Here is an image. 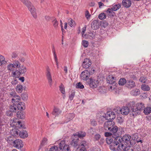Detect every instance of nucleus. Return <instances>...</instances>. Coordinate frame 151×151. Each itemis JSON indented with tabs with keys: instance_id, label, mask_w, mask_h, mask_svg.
<instances>
[{
	"instance_id": "obj_1",
	"label": "nucleus",
	"mask_w": 151,
	"mask_h": 151,
	"mask_svg": "<svg viewBox=\"0 0 151 151\" xmlns=\"http://www.w3.org/2000/svg\"><path fill=\"white\" fill-rule=\"evenodd\" d=\"M145 105L144 103L142 102H138L136 104V107H132V110L131 112L132 114L133 117H135L137 115L140 114L141 111L143 110L145 108Z\"/></svg>"
},
{
	"instance_id": "obj_2",
	"label": "nucleus",
	"mask_w": 151,
	"mask_h": 151,
	"mask_svg": "<svg viewBox=\"0 0 151 151\" xmlns=\"http://www.w3.org/2000/svg\"><path fill=\"white\" fill-rule=\"evenodd\" d=\"M26 6L30 12L33 17L35 18H36L37 16L36 10L35 7L33 5L31 2L27 0H20Z\"/></svg>"
},
{
	"instance_id": "obj_3",
	"label": "nucleus",
	"mask_w": 151,
	"mask_h": 151,
	"mask_svg": "<svg viewBox=\"0 0 151 151\" xmlns=\"http://www.w3.org/2000/svg\"><path fill=\"white\" fill-rule=\"evenodd\" d=\"M119 137L120 138L121 142L122 141L123 142L126 143V144H125L127 146H132L131 141L132 140H130L131 137L130 135L128 134L125 135L121 138L119 136Z\"/></svg>"
},
{
	"instance_id": "obj_4",
	"label": "nucleus",
	"mask_w": 151,
	"mask_h": 151,
	"mask_svg": "<svg viewBox=\"0 0 151 151\" xmlns=\"http://www.w3.org/2000/svg\"><path fill=\"white\" fill-rule=\"evenodd\" d=\"M121 143L120 138L118 137L117 138H115L113 142L111 143L109 146L110 149L113 151L117 150L118 145Z\"/></svg>"
},
{
	"instance_id": "obj_5",
	"label": "nucleus",
	"mask_w": 151,
	"mask_h": 151,
	"mask_svg": "<svg viewBox=\"0 0 151 151\" xmlns=\"http://www.w3.org/2000/svg\"><path fill=\"white\" fill-rule=\"evenodd\" d=\"M116 109H114V111H115V113L114 111H110L107 112L105 115V117L107 120H112L116 117V114H117L118 112L116 111Z\"/></svg>"
},
{
	"instance_id": "obj_6",
	"label": "nucleus",
	"mask_w": 151,
	"mask_h": 151,
	"mask_svg": "<svg viewBox=\"0 0 151 151\" xmlns=\"http://www.w3.org/2000/svg\"><path fill=\"white\" fill-rule=\"evenodd\" d=\"M114 124V122L111 120L106 122L104 124V128L106 131H109Z\"/></svg>"
},
{
	"instance_id": "obj_7",
	"label": "nucleus",
	"mask_w": 151,
	"mask_h": 151,
	"mask_svg": "<svg viewBox=\"0 0 151 151\" xmlns=\"http://www.w3.org/2000/svg\"><path fill=\"white\" fill-rule=\"evenodd\" d=\"M89 85L90 87L93 89L96 88L99 86V81L91 78L89 79Z\"/></svg>"
},
{
	"instance_id": "obj_8",
	"label": "nucleus",
	"mask_w": 151,
	"mask_h": 151,
	"mask_svg": "<svg viewBox=\"0 0 151 151\" xmlns=\"http://www.w3.org/2000/svg\"><path fill=\"white\" fill-rule=\"evenodd\" d=\"M59 148L60 150L63 149V151H70L69 146L65 144V140H63L59 144Z\"/></svg>"
},
{
	"instance_id": "obj_9",
	"label": "nucleus",
	"mask_w": 151,
	"mask_h": 151,
	"mask_svg": "<svg viewBox=\"0 0 151 151\" xmlns=\"http://www.w3.org/2000/svg\"><path fill=\"white\" fill-rule=\"evenodd\" d=\"M46 76L48 82L50 86H51L52 85V80L50 73V70L48 66H47L46 67Z\"/></svg>"
},
{
	"instance_id": "obj_10",
	"label": "nucleus",
	"mask_w": 151,
	"mask_h": 151,
	"mask_svg": "<svg viewBox=\"0 0 151 151\" xmlns=\"http://www.w3.org/2000/svg\"><path fill=\"white\" fill-rule=\"evenodd\" d=\"M132 110V107L131 109H129L127 107H123L122 109H119V110L121 113L123 115H127L129 112L130 114L132 115V113L131 112Z\"/></svg>"
},
{
	"instance_id": "obj_11",
	"label": "nucleus",
	"mask_w": 151,
	"mask_h": 151,
	"mask_svg": "<svg viewBox=\"0 0 151 151\" xmlns=\"http://www.w3.org/2000/svg\"><path fill=\"white\" fill-rule=\"evenodd\" d=\"M14 147L17 149H21L23 147V144L21 140L17 139L13 141Z\"/></svg>"
},
{
	"instance_id": "obj_12",
	"label": "nucleus",
	"mask_w": 151,
	"mask_h": 151,
	"mask_svg": "<svg viewBox=\"0 0 151 151\" xmlns=\"http://www.w3.org/2000/svg\"><path fill=\"white\" fill-rule=\"evenodd\" d=\"M118 131V127L115 125L111 127L109 131L110 132H111L112 134V135L115 136H116V138L119 137V134H118L117 131Z\"/></svg>"
},
{
	"instance_id": "obj_13",
	"label": "nucleus",
	"mask_w": 151,
	"mask_h": 151,
	"mask_svg": "<svg viewBox=\"0 0 151 151\" xmlns=\"http://www.w3.org/2000/svg\"><path fill=\"white\" fill-rule=\"evenodd\" d=\"M90 73L88 70H86L82 72L81 74V77L82 79L86 80L88 79L90 76Z\"/></svg>"
},
{
	"instance_id": "obj_14",
	"label": "nucleus",
	"mask_w": 151,
	"mask_h": 151,
	"mask_svg": "<svg viewBox=\"0 0 151 151\" xmlns=\"http://www.w3.org/2000/svg\"><path fill=\"white\" fill-rule=\"evenodd\" d=\"M100 22L97 20H94L91 23V27L93 30L98 29L100 27Z\"/></svg>"
},
{
	"instance_id": "obj_15",
	"label": "nucleus",
	"mask_w": 151,
	"mask_h": 151,
	"mask_svg": "<svg viewBox=\"0 0 151 151\" xmlns=\"http://www.w3.org/2000/svg\"><path fill=\"white\" fill-rule=\"evenodd\" d=\"M94 139L95 141H99L100 144H103L104 142V138L102 137L101 135L98 134L95 135Z\"/></svg>"
},
{
	"instance_id": "obj_16",
	"label": "nucleus",
	"mask_w": 151,
	"mask_h": 151,
	"mask_svg": "<svg viewBox=\"0 0 151 151\" xmlns=\"http://www.w3.org/2000/svg\"><path fill=\"white\" fill-rule=\"evenodd\" d=\"M91 64V61L88 59H84L82 64V66L83 68H88Z\"/></svg>"
},
{
	"instance_id": "obj_17",
	"label": "nucleus",
	"mask_w": 151,
	"mask_h": 151,
	"mask_svg": "<svg viewBox=\"0 0 151 151\" xmlns=\"http://www.w3.org/2000/svg\"><path fill=\"white\" fill-rule=\"evenodd\" d=\"M71 145L74 147H79L80 143L79 142V139L78 138L75 137L71 141Z\"/></svg>"
},
{
	"instance_id": "obj_18",
	"label": "nucleus",
	"mask_w": 151,
	"mask_h": 151,
	"mask_svg": "<svg viewBox=\"0 0 151 151\" xmlns=\"http://www.w3.org/2000/svg\"><path fill=\"white\" fill-rule=\"evenodd\" d=\"M116 79H117L113 75H110L108 76L107 78V82L109 84H112L115 82Z\"/></svg>"
},
{
	"instance_id": "obj_19",
	"label": "nucleus",
	"mask_w": 151,
	"mask_h": 151,
	"mask_svg": "<svg viewBox=\"0 0 151 151\" xmlns=\"http://www.w3.org/2000/svg\"><path fill=\"white\" fill-rule=\"evenodd\" d=\"M61 112V111L59 109L55 107L52 112V114L56 116L60 114Z\"/></svg>"
},
{
	"instance_id": "obj_20",
	"label": "nucleus",
	"mask_w": 151,
	"mask_h": 151,
	"mask_svg": "<svg viewBox=\"0 0 151 151\" xmlns=\"http://www.w3.org/2000/svg\"><path fill=\"white\" fill-rule=\"evenodd\" d=\"M126 86L129 88L131 89L135 86V83L132 80H129L127 82Z\"/></svg>"
},
{
	"instance_id": "obj_21",
	"label": "nucleus",
	"mask_w": 151,
	"mask_h": 151,
	"mask_svg": "<svg viewBox=\"0 0 151 151\" xmlns=\"http://www.w3.org/2000/svg\"><path fill=\"white\" fill-rule=\"evenodd\" d=\"M123 6L126 8H129L131 5L132 2L130 0H123L122 1Z\"/></svg>"
},
{
	"instance_id": "obj_22",
	"label": "nucleus",
	"mask_w": 151,
	"mask_h": 151,
	"mask_svg": "<svg viewBox=\"0 0 151 151\" xmlns=\"http://www.w3.org/2000/svg\"><path fill=\"white\" fill-rule=\"evenodd\" d=\"M141 89L145 91H148L150 90V88L149 86L146 84H144L141 85Z\"/></svg>"
},
{
	"instance_id": "obj_23",
	"label": "nucleus",
	"mask_w": 151,
	"mask_h": 151,
	"mask_svg": "<svg viewBox=\"0 0 151 151\" xmlns=\"http://www.w3.org/2000/svg\"><path fill=\"white\" fill-rule=\"evenodd\" d=\"M88 143L87 142L83 140L80 144L79 146L81 148H85L86 149V148L88 147Z\"/></svg>"
},
{
	"instance_id": "obj_24",
	"label": "nucleus",
	"mask_w": 151,
	"mask_h": 151,
	"mask_svg": "<svg viewBox=\"0 0 151 151\" xmlns=\"http://www.w3.org/2000/svg\"><path fill=\"white\" fill-rule=\"evenodd\" d=\"M131 94L134 96H137L140 94V91L139 89L136 88L132 90L130 92Z\"/></svg>"
},
{
	"instance_id": "obj_25",
	"label": "nucleus",
	"mask_w": 151,
	"mask_h": 151,
	"mask_svg": "<svg viewBox=\"0 0 151 151\" xmlns=\"http://www.w3.org/2000/svg\"><path fill=\"white\" fill-rule=\"evenodd\" d=\"M17 106V109L20 110H24L25 108V104L24 102H19Z\"/></svg>"
},
{
	"instance_id": "obj_26",
	"label": "nucleus",
	"mask_w": 151,
	"mask_h": 151,
	"mask_svg": "<svg viewBox=\"0 0 151 151\" xmlns=\"http://www.w3.org/2000/svg\"><path fill=\"white\" fill-rule=\"evenodd\" d=\"M74 135V136H77L79 138H82L86 136V133L84 132L80 131L75 133Z\"/></svg>"
},
{
	"instance_id": "obj_27",
	"label": "nucleus",
	"mask_w": 151,
	"mask_h": 151,
	"mask_svg": "<svg viewBox=\"0 0 151 151\" xmlns=\"http://www.w3.org/2000/svg\"><path fill=\"white\" fill-rule=\"evenodd\" d=\"M10 133L14 137L17 136L19 134V130L15 129H12L10 130Z\"/></svg>"
},
{
	"instance_id": "obj_28",
	"label": "nucleus",
	"mask_w": 151,
	"mask_h": 151,
	"mask_svg": "<svg viewBox=\"0 0 151 151\" xmlns=\"http://www.w3.org/2000/svg\"><path fill=\"white\" fill-rule=\"evenodd\" d=\"M17 116L18 118L21 119L25 118L24 113L22 111H18L17 114Z\"/></svg>"
},
{
	"instance_id": "obj_29",
	"label": "nucleus",
	"mask_w": 151,
	"mask_h": 151,
	"mask_svg": "<svg viewBox=\"0 0 151 151\" xmlns=\"http://www.w3.org/2000/svg\"><path fill=\"white\" fill-rule=\"evenodd\" d=\"M17 119L15 118H14L13 119H11L10 122V126L12 127H16L17 125Z\"/></svg>"
},
{
	"instance_id": "obj_30",
	"label": "nucleus",
	"mask_w": 151,
	"mask_h": 151,
	"mask_svg": "<svg viewBox=\"0 0 151 151\" xmlns=\"http://www.w3.org/2000/svg\"><path fill=\"white\" fill-rule=\"evenodd\" d=\"M18 68V70L20 75L22 74H24L27 71L26 68L24 67L23 65L20 66Z\"/></svg>"
},
{
	"instance_id": "obj_31",
	"label": "nucleus",
	"mask_w": 151,
	"mask_h": 151,
	"mask_svg": "<svg viewBox=\"0 0 151 151\" xmlns=\"http://www.w3.org/2000/svg\"><path fill=\"white\" fill-rule=\"evenodd\" d=\"M20 100V97L18 95H16L12 99V102L14 104H15L16 102L18 103Z\"/></svg>"
},
{
	"instance_id": "obj_32",
	"label": "nucleus",
	"mask_w": 151,
	"mask_h": 151,
	"mask_svg": "<svg viewBox=\"0 0 151 151\" xmlns=\"http://www.w3.org/2000/svg\"><path fill=\"white\" fill-rule=\"evenodd\" d=\"M118 146L117 150L118 151H125L126 146H124L122 144H119Z\"/></svg>"
},
{
	"instance_id": "obj_33",
	"label": "nucleus",
	"mask_w": 151,
	"mask_h": 151,
	"mask_svg": "<svg viewBox=\"0 0 151 151\" xmlns=\"http://www.w3.org/2000/svg\"><path fill=\"white\" fill-rule=\"evenodd\" d=\"M13 64L14 65V68H19L21 64L18 60H13Z\"/></svg>"
},
{
	"instance_id": "obj_34",
	"label": "nucleus",
	"mask_w": 151,
	"mask_h": 151,
	"mask_svg": "<svg viewBox=\"0 0 151 151\" xmlns=\"http://www.w3.org/2000/svg\"><path fill=\"white\" fill-rule=\"evenodd\" d=\"M19 135L21 137L24 138L28 136V134L26 131H23L19 132Z\"/></svg>"
},
{
	"instance_id": "obj_35",
	"label": "nucleus",
	"mask_w": 151,
	"mask_h": 151,
	"mask_svg": "<svg viewBox=\"0 0 151 151\" xmlns=\"http://www.w3.org/2000/svg\"><path fill=\"white\" fill-rule=\"evenodd\" d=\"M143 112L146 115H148L151 112V107H147L143 109Z\"/></svg>"
},
{
	"instance_id": "obj_36",
	"label": "nucleus",
	"mask_w": 151,
	"mask_h": 151,
	"mask_svg": "<svg viewBox=\"0 0 151 151\" xmlns=\"http://www.w3.org/2000/svg\"><path fill=\"white\" fill-rule=\"evenodd\" d=\"M18 53L17 52H14L12 53L11 56L13 60H15L18 58Z\"/></svg>"
},
{
	"instance_id": "obj_37",
	"label": "nucleus",
	"mask_w": 151,
	"mask_h": 151,
	"mask_svg": "<svg viewBox=\"0 0 151 151\" xmlns=\"http://www.w3.org/2000/svg\"><path fill=\"white\" fill-rule=\"evenodd\" d=\"M113 11H114L111 9H111L109 8L106 11V12L107 14L109 16H113L115 14V13Z\"/></svg>"
},
{
	"instance_id": "obj_38",
	"label": "nucleus",
	"mask_w": 151,
	"mask_h": 151,
	"mask_svg": "<svg viewBox=\"0 0 151 151\" xmlns=\"http://www.w3.org/2000/svg\"><path fill=\"white\" fill-rule=\"evenodd\" d=\"M17 108L16 104H13V105H11L9 107L10 111L13 112H16L17 110Z\"/></svg>"
},
{
	"instance_id": "obj_39",
	"label": "nucleus",
	"mask_w": 151,
	"mask_h": 151,
	"mask_svg": "<svg viewBox=\"0 0 151 151\" xmlns=\"http://www.w3.org/2000/svg\"><path fill=\"white\" fill-rule=\"evenodd\" d=\"M121 7V4H120L114 5L111 8V9L114 11H116L119 9Z\"/></svg>"
},
{
	"instance_id": "obj_40",
	"label": "nucleus",
	"mask_w": 151,
	"mask_h": 151,
	"mask_svg": "<svg viewBox=\"0 0 151 151\" xmlns=\"http://www.w3.org/2000/svg\"><path fill=\"white\" fill-rule=\"evenodd\" d=\"M5 58L4 56L0 55V66L3 64H5L6 63V61L5 60Z\"/></svg>"
},
{
	"instance_id": "obj_41",
	"label": "nucleus",
	"mask_w": 151,
	"mask_h": 151,
	"mask_svg": "<svg viewBox=\"0 0 151 151\" xmlns=\"http://www.w3.org/2000/svg\"><path fill=\"white\" fill-rule=\"evenodd\" d=\"M47 139L46 138H44L42 140L40 145V148H41L42 147L44 146L47 144Z\"/></svg>"
},
{
	"instance_id": "obj_42",
	"label": "nucleus",
	"mask_w": 151,
	"mask_h": 151,
	"mask_svg": "<svg viewBox=\"0 0 151 151\" xmlns=\"http://www.w3.org/2000/svg\"><path fill=\"white\" fill-rule=\"evenodd\" d=\"M16 88V91L18 93H21L22 91V86L20 85H18Z\"/></svg>"
},
{
	"instance_id": "obj_43",
	"label": "nucleus",
	"mask_w": 151,
	"mask_h": 151,
	"mask_svg": "<svg viewBox=\"0 0 151 151\" xmlns=\"http://www.w3.org/2000/svg\"><path fill=\"white\" fill-rule=\"evenodd\" d=\"M68 24L71 27H73L75 25V22L72 19L70 18L68 19Z\"/></svg>"
},
{
	"instance_id": "obj_44",
	"label": "nucleus",
	"mask_w": 151,
	"mask_h": 151,
	"mask_svg": "<svg viewBox=\"0 0 151 151\" xmlns=\"http://www.w3.org/2000/svg\"><path fill=\"white\" fill-rule=\"evenodd\" d=\"M126 83H127L126 80L124 78H121L118 82L119 84L121 86L124 85Z\"/></svg>"
},
{
	"instance_id": "obj_45",
	"label": "nucleus",
	"mask_w": 151,
	"mask_h": 151,
	"mask_svg": "<svg viewBox=\"0 0 151 151\" xmlns=\"http://www.w3.org/2000/svg\"><path fill=\"white\" fill-rule=\"evenodd\" d=\"M13 136H8L6 138V139L8 143H11L13 142L14 141L13 139Z\"/></svg>"
},
{
	"instance_id": "obj_46",
	"label": "nucleus",
	"mask_w": 151,
	"mask_h": 151,
	"mask_svg": "<svg viewBox=\"0 0 151 151\" xmlns=\"http://www.w3.org/2000/svg\"><path fill=\"white\" fill-rule=\"evenodd\" d=\"M12 76L15 77L17 76H19L20 75L19 70H16L15 71L12 72Z\"/></svg>"
},
{
	"instance_id": "obj_47",
	"label": "nucleus",
	"mask_w": 151,
	"mask_h": 151,
	"mask_svg": "<svg viewBox=\"0 0 151 151\" xmlns=\"http://www.w3.org/2000/svg\"><path fill=\"white\" fill-rule=\"evenodd\" d=\"M52 23L53 26L55 28H57L58 27V23L56 19H55L52 21Z\"/></svg>"
},
{
	"instance_id": "obj_48",
	"label": "nucleus",
	"mask_w": 151,
	"mask_h": 151,
	"mask_svg": "<svg viewBox=\"0 0 151 151\" xmlns=\"http://www.w3.org/2000/svg\"><path fill=\"white\" fill-rule=\"evenodd\" d=\"M75 92L74 90H72L71 92V94L69 95V99L70 101H72L75 96Z\"/></svg>"
},
{
	"instance_id": "obj_49",
	"label": "nucleus",
	"mask_w": 151,
	"mask_h": 151,
	"mask_svg": "<svg viewBox=\"0 0 151 151\" xmlns=\"http://www.w3.org/2000/svg\"><path fill=\"white\" fill-rule=\"evenodd\" d=\"M106 17V15L104 13H101L98 16V18L101 20L105 19Z\"/></svg>"
},
{
	"instance_id": "obj_50",
	"label": "nucleus",
	"mask_w": 151,
	"mask_h": 151,
	"mask_svg": "<svg viewBox=\"0 0 151 151\" xmlns=\"http://www.w3.org/2000/svg\"><path fill=\"white\" fill-rule=\"evenodd\" d=\"M113 139L109 137H108L106 139V142L108 144L111 145V143L113 142Z\"/></svg>"
},
{
	"instance_id": "obj_51",
	"label": "nucleus",
	"mask_w": 151,
	"mask_h": 151,
	"mask_svg": "<svg viewBox=\"0 0 151 151\" xmlns=\"http://www.w3.org/2000/svg\"><path fill=\"white\" fill-rule=\"evenodd\" d=\"M14 67V65L13 64L11 63L8 65L7 69L8 70L11 71L13 70Z\"/></svg>"
},
{
	"instance_id": "obj_52",
	"label": "nucleus",
	"mask_w": 151,
	"mask_h": 151,
	"mask_svg": "<svg viewBox=\"0 0 151 151\" xmlns=\"http://www.w3.org/2000/svg\"><path fill=\"white\" fill-rule=\"evenodd\" d=\"M124 121V119L122 117L119 116L117 118V122L118 123L121 124Z\"/></svg>"
},
{
	"instance_id": "obj_53",
	"label": "nucleus",
	"mask_w": 151,
	"mask_h": 151,
	"mask_svg": "<svg viewBox=\"0 0 151 151\" xmlns=\"http://www.w3.org/2000/svg\"><path fill=\"white\" fill-rule=\"evenodd\" d=\"M59 88L61 93L62 94H65V91L64 86L63 85H61L59 86Z\"/></svg>"
},
{
	"instance_id": "obj_54",
	"label": "nucleus",
	"mask_w": 151,
	"mask_h": 151,
	"mask_svg": "<svg viewBox=\"0 0 151 151\" xmlns=\"http://www.w3.org/2000/svg\"><path fill=\"white\" fill-rule=\"evenodd\" d=\"M75 116L74 114L73 113L70 114L67 116V118L68 119L69 121L72 119Z\"/></svg>"
},
{
	"instance_id": "obj_55",
	"label": "nucleus",
	"mask_w": 151,
	"mask_h": 151,
	"mask_svg": "<svg viewBox=\"0 0 151 151\" xmlns=\"http://www.w3.org/2000/svg\"><path fill=\"white\" fill-rule=\"evenodd\" d=\"M84 88V86L82 83L79 82L76 84V88Z\"/></svg>"
},
{
	"instance_id": "obj_56",
	"label": "nucleus",
	"mask_w": 151,
	"mask_h": 151,
	"mask_svg": "<svg viewBox=\"0 0 151 151\" xmlns=\"http://www.w3.org/2000/svg\"><path fill=\"white\" fill-rule=\"evenodd\" d=\"M21 96L22 99L24 101L27 100V94L26 93H23L22 94Z\"/></svg>"
},
{
	"instance_id": "obj_57",
	"label": "nucleus",
	"mask_w": 151,
	"mask_h": 151,
	"mask_svg": "<svg viewBox=\"0 0 151 151\" xmlns=\"http://www.w3.org/2000/svg\"><path fill=\"white\" fill-rule=\"evenodd\" d=\"M58 147L56 146H53L50 148L49 151H58Z\"/></svg>"
},
{
	"instance_id": "obj_58",
	"label": "nucleus",
	"mask_w": 151,
	"mask_h": 151,
	"mask_svg": "<svg viewBox=\"0 0 151 151\" xmlns=\"http://www.w3.org/2000/svg\"><path fill=\"white\" fill-rule=\"evenodd\" d=\"M82 45L85 47H87L88 45V42L86 40H83L82 41Z\"/></svg>"
},
{
	"instance_id": "obj_59",
	"label": "nucleus",
	"mask_w": 151,
	"mask_h": 151,
	"mask_svg": "<svg viewBox=\"0 0 151 151\" xmlns=\"http://www.w3.org/2000/svg\"><path fill=\"white\" fill-rule=\"evenodd\" d=\"M17 125L16 126V127H17L19 128H24V127L23 126L21 122L17 120Z\"/></svg>"
},
{
	"instance_id": "obj_60",
	"label": "nucleus",
	"mask_w": 151,
	"mask_h": 151,
	"mask_svg": "<svg viewBox=\"0 0 151 151\" xmlns=\"http://www.w3.org/2000/svg\"><path fill=\"white\" fill-rule=\"evenodd\" d=\"M139 81L143 83H145L146 81V80L145 77L142 76L140 78Z\"/></svg>"
},
{
	"instance_id": "obj_61",
	"label": "nucleus",
	"mask_w": 151,
	"mask_h": 151,
	"mask_svg": "<svg viewBox=\"0 0 151 151\" xmlns=\"http://www.w3.org/2000/svg\"><path fill=\"white\" fill-rule=\"evenodd\" d=\"M13 112L12 111H10L9 109V110L7 111L6 112V114L9 116H11L12 115Z\"/></svg>"
},
{
	"instance_id": "obj_62",
	"label": "nucleus",
	"mask_w": 151,
	"mask_h": 151,
	"mask_svg": "<svg viewBox=\"0 0 151 151\" xmlns=\"http://www.w3.org/2000/svg\"><path fill=\"white\" fill-rule=\"evenodd\" d=\"M85 16L86 18L88 19L91 16V15L89 13L88 11H86V12Z\"/></svg>"
},
{
	"instance_id": "obj_63",
	"label": "nucleus",
	"mask_w": 151,
	"mask_h": 151,
	"mask_svg": "<svg viewBox=\"0 0 151 151\" xmlns=\"http://www.w3.org/2000/svg\"><path fill=\"white\" fill-rule=\"evenodd\" d=\"M89 73H90V76L91 75H92L94 73L95 70L93 68H92L91 69H89L88 70Z\"/></svg>"
},
{
	"instance_id": "obj_64",
	"label": "nucleus",
	"mask_w": 151,
	"mask_h": 151,
	"mask_svg": "<svg viewBox=\"0 0 151 151\" xmlns=\"http://www.w3.org/2000/svg\"><path fill=\"white\" fill-rule=\"evenodd\" d=\"M104 135L106 137H109V136H111L112 135V134L111 132H106L104 133Z\"/></svg>"
}]
</instances>
